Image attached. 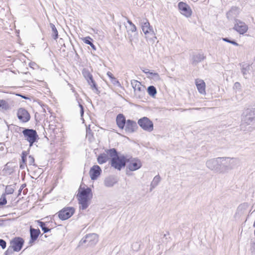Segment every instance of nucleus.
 I'll list each match as a JSON object with an SVG mask.
<instances>
[{
  "instance_id": "obj_1",
  "label": "nucleus",
  "mask_w": 255,
  "mask_h": 255,
  "mask_svg": "<svg viewBox=\"0 0 255 255\" xmlns=\"http://www.w3.org/2000/svg\"><path fill=\"white\" fill-rule=\"evenodd\" d=\"M77 196L80 209L85 210L90 205V200L92 197V190L89 187L85 188H82L81 186L79 188Z\"/></svg>"
},
{
  "instance_id": "obj_2",
  "label": "nucleus",
  "mask_w": 255,
  "mask_h": 255,
  "mask_svg": "<svg viewBox=\"0 0 255 255\" xmlns=\"http://www.w3.org/2000/svg\"><path fill=\"white\" fill-rule=\"evenodd\" d=\"M139 22L142 31L144 34L145 37L147 40H152L154 41L153 38L156 39L155 33L153 28L151 26L148 19L146 18L139 17Z\"/></svg>"
},
{
  "instance_id": "obj_3",
  "label": "nucleus",
  "mask_w": 255,
  "mask_h": 255,
  "mask_svg": "<svg viewBox=\"0 0 255 255\" xmlns=\"http://www.w3.org/2000/svg\"><path fill=\"white\" fill-rule=\"evenodd\" d=\"M239 162L236 158L221 157L222 173L234 168Z\"/></svg>"
},
{
  "instance_id": "obj_4",
  "label": "nucleus",
  "mask_w": 255,
  "mask_h": 255,
  "mask_svg": "<svg viewBox=\"0 0 255 255\" xmlns=\"http://www.w3.org/2000/svg\"><path fill=\"white\" fill-rule=\"evenodd\" d=\"M255 124V108L247 109L242 115V125H254Z\"/></svg>"
},
{
  "instance_id": "obj_5",
  "label": "nucleus",
  "mask_w": 255,
  "mask_h": 255,
  "mask_svg": "<svg viewBox=\"0 0 255 255\" xmlns=\"http://www.w3.org/2000/svg\"><path fill=\"white\" fill-rule=\"evenodd\" d=\"M207 167L215 172L222 173L221 157L212 158L206 161Z\"/></svg>"
},
{
  "instance_id": "obj_6",
  "label": "nucleus",
  "mask_w": 255,
  "mask_h": 255,
  "mask_svg": "<svg viewBox=\"0 0 255 255\" xmlns=\"http://www.w3.org/2000/svg\"><path fill=\"white\" fill-rule=\"evenodd\" d=\"M22 133L24 139L29 142L30 147L39 139L36 131L33 129L25 128L22 131Z\"/></svg>"
},
{
  "instance_id": "obj_7",
  "label": "nucleus",
  "mask_w": 255,
  "mask_h": 255,
  "mask_svg": "<svg viewBox=\"0 0 255 255\" xmlns=\"http://www.w3.org/2000/svg\"><path fill=\"white\" fill-rule=\"evenodd\" d=\"M131 85L134 89L135 96L138 98L142 97L144 94L145 87L135 80L131 81Z\"/></svg>"
},
{
  "instance_id": "obj_8",
  "label": "nucleus",
  "mask_w": 255,
  "mask_h": 255,
  "mask_svg": "<svg viewBox=\"0 0 255 255\" xmlns=\"http://www.w3.org/2000/svg\"><path fill=\"white\" fill-rule=\"evenodd\" d=\"M127 157L126 163H127V168L130 171H133L138 170L142 166L141 161L137 158Z\"/></svg>"
},
{
  "instance_id": "obj_9",
  "label": "nucleus",
  "mask_w": 255,
  "mask_h": 255,
  "mask_svg": "<svg viewBox=\"0 0 255 255\" xmlns=\"http://www.w3.org/2000/svg\"><path fill=\"white\" fill-rule=\"evenodd\" d=\"M127 161V157L125 156H121L116 158L111 159V165L115 169L121 170V169L125 167Z\"/></svg>"
},
{
  "instance_id": "obj_10",
  "label": "nucleus",
  "mask_w": 255,
  "mask_h": 255,
  "mask_svg": "<svg viewBox=\"0 0 255 255\" xmlns=\"http://www.w3.org/2000/svg\"><path fill=\"white\" fill-rule=\"evenodd\" d=\"M138 125L144 130L151 132L153 130V124L147 117L140 119L137 122Z\"/></svg>"
},
{
  "instance_id": "obj_11",
  "label": "nucleus",
  "mask_w": 255,
  "mask_h": 255,
  "mask_svg": "<svg viewBox=\"0 0 255 255\" xmlns=\"http://www.w3.org/2000/svg\"><path fill=\"white\" fill-rule=\"evenodd\" d=\"M233 29L240 34L243 35L247 32L248 26L245 22L239 19H235Z\"/></svg>"
},
{
  "instance_id": "obj_12",
  "label": "nucleus",
  "mask_w": 255,
  "mask_h": 255,
  "mask_svg": "<svg viewBox=\"0 0 255 255\" xmlns=\"http://www.w3.org/2000/svg\"><path fill=\"white\" fill-rule=\"evenodd\" d=\"M24 243V240L19 237L14 238L10 242V247L8 248L6 252V254L9 252L11 247L14 252H19L21 250Z\"/></svg>"
},
{
  "instance_id": "obj_13",
  "label": "nucleus",
  "mask_w": 255,
  "mask_h": 255,
  "mask_svg": "<svg viewBox=\"0 0 255 255\" xmlns=\"http://www.w3.org/2000/svg\"><path fill=\"white\" fill-rule=\"evenodd\" d=\"M98 241V235L96 234H90L87 235L84 238L82 239L81 241V243H87L88 246H93L96 244Z\"/></svg>"
},
{
  "instance_id": "obj_14",
  "label": "nucleus",
  "mask_w": 255,
  "mask_h": 255,
  "mask_svg": "<svg viewBox=\"0 0 255 255\" xmlns=\"http://www.w3.org/2000/svg\"><path fill=\"white\" fill-rule=\"evenodd\" d=\"M178 8L180 13L186 17H189L191 16L192 11L190 6L186 3L180 2L178 4Z\"/></svg>"
},
{
  "instance_id": "obj_15",
  "label": "nucleus",
  "mask_w": 255,
  "mask_h": 255,
  "mask_svg": "<svg viewBox=\"0 0 255 255\" xmlns=\"http://www.w3.org/2000/svg\"><path fill=\"white\" fill-rule=\"evenodd\" d=\"M75 210L72 207H67L63 209L59 212L58 216L62 220L70 218L74 213Z\"/></svg>"
},
{
  "instance_id": "obj_16",
  "label": "nucleus",
  "mask_w": 255,
  "mask_h": 255,
  "mask_svg": "<svg viewBox=\"0 0 255 255\" xmlns=\"http://www.w3.org/2000/svg\"><path fill=\"white\" fill-rule=\"evenodd\" d=\"M17 116L18 119L23 123L27 122L30 118L29 114L24 108H20L18 110Z\"/></svg>"
},
{
  "instance_id": "obj_17",
  "label": "nucleus",
  "mask_w": 255,
  "mask_h": 255,
  "mask_svg": "<svg viewBox=\"0 0 255 255\" xmlns=\"http://www.w3.org/2000/svg\"><path fill=\"white\" fill-rule=\"evenodd\" d=\"M124 128L126 132L132 133L136 131L138 127L135 122L128 120Z\"/></svg>"
},
{
  "instance_id": "obj_18",
  "label": "nucleus",
  "mask_w": 255,
  "mask_h": 255,
  "mask_svg": "<svg viewBox=\"0 0 255 255\" xmlns=\"http://www.w3.org/2000/svg\"><path fill=\"white\" fill-rule=\"evenodd\" d=\"M118 180L115 176H109L104 180V185L107 187H112L117 183Z\"/></svg>"
},
{
  "instance_id": "obj_19",
  "label": "nucleus",
  "mask_w": 255,
  "mask_h": 255,
  "mask_svg": "<svg viewBox=\"0 0 255 255\" xmlns=\"http://www.w3.org/2000/svg\"><path fill=\"white\" fill-rule=\"evenodd\" d=\"M101 169L98 165H94L90 169L89 174L92 180H96L101 174Z\"/></svg>"
},
{
  "instance_id": "obj_20",
  "label": "nucleus",
  "mask_w": 255,
  "mask_h": 255,
  "mask_svg": "<svg viewBox=\"0 0 255 255\" xmlns=\"http://www.w3.org/2000/svg\"><path fill=\"white\" fill-rule=\"evenodd\" d=\"M240 12L239 8L237 7H233L227 13V17L229 20L235 19L239 15Z\"/></svg>"
},
{
  "instance_id": "obj_21",
  "label": "nucleus",
  "mask_w": 255,
  "mask_h": 255,
  "mask_svg": "<svg viewBox=\"0 0 255 255\" xmlns=\"http://www.w3.org/2000/svg\"><path fill=\"white\" fill-rule=\"evenodd\" d=\"M195 84L197 87V88L199 91V92L202 95L206 94L205 91V83L203 80L201 79H197L195 81Z\"/></svg>"
},
{
  "instance_id": "obj_22",
  "label": "nucleus",
  "mask_w": 255,
  "mask_h": 255,
  "mask_svg": "<svg viewBox=\"0 0 255 255\" xmlns=\"http://www.w3.org/2000/svg\"><path fill=\"white\" fill-rule=\"evenodd\" d=\"M127 121L123 114H119L116 118V122L120 128L124 129Z\"/></svg>"
},
{
  "instance_id": "obj_23",
  "label": "nucleus",
  "mask_w": 255,
  "mask_h": 255,
  "mask_svg": "<svg viewBox=\"0 0 255 255\" xmlns=\"http://www.w3.org/2000/svg\"><path fill=\"white\" fill-rule=\"evenodd\" d=\"M205 57L203 54L198 53L194 55L192 58V63L193 64H197L201 62L205 59Z\"/></svg>"
},
{
  "instance_id": "obj_24",
  "label": "nucleus",
  "mask_w": 255,
  "mask_h": 255,
  "mask_svg": "<svg viewBox=\"0 0 255 255\" xmlns=\"http://www.w3.org/2000/svg\"><path fill=\"white\" fill-rule=\"evenodd\" d=\"M248 205L247 203L241 204L237 208L236 214H238L239 215L244 214L248 210Z\"/></svg>"
},
{
  "instance_id": "obj_25",
  "label": "nucleus",
  "mask_w": 255,
  "mask_h": 255,
  "mask_svg": "<svg viewBox=\"0 0 255 255\" xmlns=\"http://www.w3.org/2000/svg\"><path fill=\"white\" fill-rule=\"evenodd\" d=\"M30 232L31 240L32 242L37 239L40 233L39 229H35L32 228H30Z\"/></svg>"
},
{
  "instance_id": "obj_26",
  "label": "nucleus",
  "mask_w": 255,
  "mask_h": 255,
  "mask_svg": "<svg viewBox=\"0 0 255 255\" xmlns=\"http://www.w3.org/2000/svg\"><path fill=\"white\" fill-rule=\"evenodd\" d=\"M250 71H251V66L248 64H244L242 65V72L244 77L247 79V76L250 74Z\"/></svg>"
},
{
  "instance_id": "obj_27",
  "label": "nucleus",
  "mask_w": 255,
  "mask_h": 255,
  "mask_svg": "<svg viewBox=\"0 0 255 255\" xmlns=\"http://www.w3.org/2000/svg\"><path fill=\"white\" fill-rule=\"evenodd\" d=\"M105 152L106 154L108 155V156H110L112 159L116 158L119 156L115 148L106 150Z\"/></svg>"
},
{
  "instance_id": "obj_28",
  "label": "nucleus",
  "mask_w": 255,
  "mask_h": 255,
  "mask_svg": "<svg viewBox=\"0 0 255 255\" xmlns=\"http://www.w3.org/2000/svg\"><path fill=\"white\" fill-rule=\"evenodd\" d=\"M109 159L108 155L106 153L101 154L98 157L97 160L99 164H102L106 163Z\"/></svg>"
},
{
  "instance_id": "obj_29",
  "label": "nucleus",
  "mask_w": 255,
  "mask_h": 255,
  "mask_svg": "<svg viewBox=\"0 0 255 255\" xmlns=\"http://www.w3.org/2000/svg\"><path fill=\"white\" fill-rule=\"evenodd\" d=\"M160 181V177L159 175L155 176L150 184V191L154 189Z\"/></svg>"
},
{
  "instance_id": "obj_30",
  "label": "nucleus",
  "mask_w": 255,
  "mask_h": 255,
  "mask_svg": "<svg viewBox=\"0 0 255 255\" xmlns=\"http://www.w3.org/2000/svg\"><path fill=\"white\" fill-rule=\"evenodd\" d=\"M83 74L85 77V78L87 81L88 84H90V81L92 82V80H94L93 78L92 75L89 72L88 70H84L83 72Z\"/></svg>"
},
{
  "instance_id": "obj_31",
  "label": "nucleus",
  "mask_w": 255,
  "mask_h": 255,
  "mask_svg": "<svg viewBox=\"0 0 255 255\" xmlns=\"http://www.w3.org/2000/svg\"><path fill=\"white\" fill-rule=\"evenodd\" d=\"M82 40L84 43L90 45L93 50H96V46L91 41H92L93 40L90 37L87 36V37H84V38H83V39Z\"/></svg>"
},
{
  "instance_id": "obj_32",
  "label": "nucleus",
  "mask_w": 255,
  "mask_h": 255,
  "mask_svg": "<svg viewBox=\"0 0 255 255\" xmlns=\"http://www.w3.org/2000/svg\"><path fill=\"white\" fill-rule=\"evenodd\" d=\"M50 27L52 29V37L54 39H56L58 36V33L57 30L55 27V25L52 23H50Z\"/></svg>"
},
{
  "instance_id": "obj_33",
  "label": "nucleus",
  "mask_w": 255,
  "mask_h": 255,
  "mask_svg": "<svg viewBox=\"0 0 255 255\" xmlns=\"http://www.w3.org/2000/svg\"><path fill=\"white\" fill-rule=\"evenodd\" d=\"M9 109V105L7 102L3 100H0V109L6 110Z\"/></svg>"
},
{
  "instance_id": "obj_34",
  "label": "nucleus",
  "mask_w": 255,
  "mask_h": 255,
  "mask_svg": "<svg viewBox=\"0 0 255 255\" xmlns=\"http://www.w3.org/2000/svg\"><path fill=\"white\" fill-rule=\"evenodd\" d=\"M148 94L151 96H154L156 94V88L153 86H150L147 88Z\"/></svg>"
},
{
  "instance_id": "obj_35",
  "label": "nucleus",
  "mask_w": 255,
  "mask_h": 255,
  "mask_svg": "<svg viewBox=\"0 0 255 255\" xmlns=\"http://www.w3.org/2000/svg\"><path fill=\"white\" fill-rule=\"evenodd\" d=\"M39 225L44 233H47L50 231V229L46 227V225L44 222H39Z\"/></svg>"
},
{
  "instance_id": "obj_36",
  "label": "nucleus",
  "mask_w": 255,
  "mask_h": 255,
  "mask_svg": "<svg viewBox=\"0 0 255 255\" xmlns=\"http://www.w3.org/2000/svg\"><path fill=\"white\" fill-rule=\"evenodd\" d=\"M149 75H150V76H148V77L153 78L156 80H159L160 79L159 75L157 73L150 72Z\"/></svg>"
},
{
  "instance_id": "obj_37",
  "label": "nucleus",
  "mask_w": 255,
  "mask_h": 255,
  "mask_svg": "<svg viewBox=\"0 0 255 255\" xmlns=\"http://www.w3.org/2000/svg\"><path fill=\"white\" fill-rule=\"evenodd\" d=\"M128 23L130 25L129 30L131 32H135L136 30V28L135 25L129 20H128Z\"/></svg>"
},
{
  "instance_id": "obj_38",
  "label": "nucleus",
  "mask_w": 255,
  "mask_h": 255,
  "mask_svg": "<svg viewBox=\"0 0 255 255\" xmlns=\"http://www.w3.org/2000/svg\"><path fill=\"white\" fill-rule=\"evenodd\" d=\"M7 203L5 194H2L0 198V205H4Z\"/></svg>"
},
{
  "instance_id": "obj_39",
  "label": "nucleus",
  "mask_w": 255,
  "mask_h": 255,
  "mask_svg": "<svg viewBox=\"0 0 255 255\" xmlns=\"http://www.w3.org/2000/svg\"><path fill=\"white\" fill-rule=\"evenodd\" d=\"M89 85L91 86V87L93 90H94L95 92L98 91L97 85L94 80H92V82L90 81V84H89Z\"/></svg>"
},
{
  "instance_id": "obj_40",
  "label": "nucleus",
  "mask_w": 255,
  "mask_h": 255,
  "mask_svg": "<svg viewBox=\"0 0 255 255\" xmlns=\"http://www.w3.org/2000/svg\"><path fill=\"white\" fill-rule=\"evenodd\" d=\"M223 40L224 41H226L227 42H228V43H231L235 46H238L239 44L238 43H237L236 41H233V40H231L230 39H229L228 38H223Z\"/></svg>"
},
{
  "instance_id": "obj_41",
  "label": "nucleus",
  "mask_w": 255,
  "mask_h": 255,
  "mask_svg": "<svg viewBox=\"0 0 255 255\" xmlns=\"http://www.w3.org/2000/svg\"><path fill=\"white\" fill-rule=\"evenodd\" d=\"M140 245L137 242L133 243L131 245V248L133 250L138 251L139 249Z\"/></svg>"
},
{
  "instance_id": "obj_42",
  "label": "nucleus",
  "mask_w": 255,
  "mask_h": 255,
  "mask_svg": "<svg viewBox=\"0 0 255 255\" xmlns=\"http://www.w3.org/2000/svg\"><path fill=\"white\" fill-rule=\"evenodd\" d=\"M14 192V189L10 186H7L5 189V193L6 194H12Z\"/></svg>"
},
{
  "instance_id": "obj_43",
  "label": "nucleus",
  "mask_w": 255,
  "mask_h": 255,
  "mask_svg": "<svg viewBox=\"0 0 255 255\" xmlns=\"http://www.w3.org/2000/svg\"><path fill=\"white\" fill-rule=\"evenodd\" d=\"M28 163L30 165H34V158L31 155H29L28 158Z\"/></svg>"
},
{
  "instance_id": "obj_44",
  "label": "nucleus",
  "mask_w": 255,
  "mask_h": 255,
  "mask_svg": "<svg viewBox=\"0 0 255 255\" xmlns=\"http://www.w3.org/2000/svg\"><path fill=\"white\" fill-rule=\"evenodd\" d=\"M6 243L5 241L2 239H0V246L2 249H4L6 248Z\"/></svg>"
},
{
  "instance_id": "obj_45",
  "label": "nucleus",
  "mask_w": 255,
  "mask_h": 255,
  "mask_svg": "<svg viewBox=\"0 0 255 255\" xmlns=\"http://www.w3.org/2000/svg\"><path fill=\"white\" fill-rule=\"evenodd\" d=\"M112 81L114 85H116L118 86L120 85V82L118 80H117L115 78V79H113Z\"/></svg>"
},
{
  "instance_id": "obj_46",
  "label": "nucleus",
  "mask_w": 255,
  "mask_h": 255,
  "mask_svg": "<svg viewBox=\"0 0 255 255\" xmlns=\"http://www.w3.org/2000/svg\"><path fill=\"white\" fill-rule=\"evenodd\" d=\"M107 75L108 76V77L112 80L113 79H115V77H114L113 74L110 72H108L107 73Z\"/></svg>"
},
{
  "instance_id": "obj_47",
  "label": "nucleus",
  "mask_w": 255,
  "mask_h": 255,
  "mask_svg": "<svg viewBox=\"0 0 255 255\" xmlns=\"http://www.w3.org/2000/svg\"><path fill=\"white\" fill-rule=\"evenodd\" d=\"M79 106H80V107L81 108V110H80L81 115V116H82L83 114H84L83 107L82 105H81V104L79 105Z\"/></svg>"
},
{
  "instance_id": "obj_48",
  "label": "nucleus",
  "mask_w": 255,
  "mask_h": 255,
  "mask_svg": "<svg viewBox=\"0 0 255 255\" xmlns=\"http://www.w3.org/2000/svg\"><path fill=\"white\" fill-rule=\"evenodd\" d=\"M21 158H22V163L25 164V162L26 161V158L25 157V156H22Z\"/></svg>"
},
{
  "instance_id": "obj_49",
  "label": "nucleus",
  "mask_w": 255,
  "mask_h": 255,
  "mask_svg": "<svg viewBox=\"0 0 255 255\" xmlns=\"http://www.w3.org/2000/svg\"><path fill=\"white\" fill-rule=\"evenodd\" d=\"M142 71L145 73V74H149V73H150V71L148 69H145V70H142Z\"/></svg>"
},
{
  "instance_id": "obj_50",
  "label": "nucleus",
  "mask_w": 255,
  "mask_h": 255,
  "mask_svg": "<svg viewBox=\"0 0 255 255\" xmlns=\"http://www.w3.org/2000/svg\"><path fill=\"white\" fill-rule=\"evenodd\" d=\"M25 164H24V163L20 164V168L24 169L25 167Z\"/></svg>"
},
{
  "instance_id": "obj_51",
  "label": "nucleus",
  "mask_w": 255,
  "mask_h": 255,
  "mask_svg": "<svg viewBox=\"0 0 255 255\" xmlns=\"http://www.w3.org/2000/svg\"><path fill=\"white\" fill-rule=\"evenodd\" d=\"M22 156H25V157L26 158V156H27L26 152V151H23L22 153Z\"/></svg>"
},
{
  "instance_id": "obj_52",
  "label": "nucleus",
  "mask_w": 255,
  "mask_h": 255,
  "mask_svg": "<svg viewBox=\"0 0 255 255\" xmlns=\"http://www.w3.org/2000/svg\"><path fill=\"white\" fill-rule=\"evenodd\" d=\"M18 96H20L22 98H23V99H26L27 98L26 97H25L24 96H22V95H17Z\"/></svg>"
},
{
  "instance_id": "obj_53",
  "label": "nucleus",
  "mask_w": 255,
  "mask_h": 255,
  "mask_svg": "<svg viewBox=\"0 0 255 255\" xmlns=\"http://www.w3.org/2000/svg\"><path fill=\"white\" fill-rule=\"evenodd\" d=\"M35 64L34 63H30V66L31 67H32V66H34V65H35Z\"/></svg>"
},
{
  "instance_id": "obj_54",
  "label": "nucleus",
  "mask_w": 255,
  "mask_h": 255,
  "mask_svg": "<svg viewBox=\"0 0 255 255\" xmlns=\"http://www.w3.org/2000/svg\"><path fill=\"white\" fill-rule=\"evenodd\" d=\"M237 85H240V83L239 82H236L235 84V85L237 86Z\"/></svg>"
},
{
  "instance_id": "obj_55",
  "label": "nucleus",
  "mask_w": 255,
  "mask_h": 255,
  "mask_svg": "<svg viewBox=\"0 0 255 255\" xmlns=\"http://www.w3.org/2000/svg\"><path fill=\"white\" fill-rule=\"evenodd\" d=\"M254 227H255V222H254Z\"/></svg>"
},
{
  "instance_id": "obj_56",
  "label": "nucleus",
  "mask_w": 255,
  "mask_h": 255,
  "mask_svg": "<svg viewBox=\"0 0 255 255\" xmlns=\"http://www.w3.org/2000/svg\"><path fill=\"white\" fill-rule=\"evenodd\" d=\"M1 225H2V223H1L0 222V226H1Z\"/></svg>"
}]
</instances>
